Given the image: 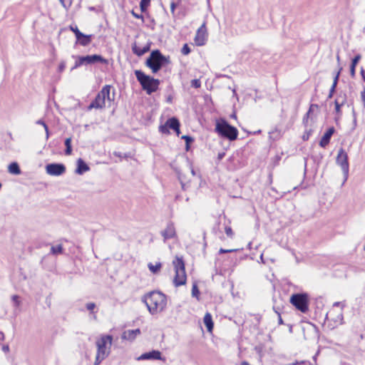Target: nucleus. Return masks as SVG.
Returning a JSON list of instances; mask_svg holds the SVG:
<instances>
[{
	"label": "nucleus",
	"instance_id": "nucleus-1",
	"mask_svg": "<svg viewBox=\"0 0 365 365\" xmlns=\"http://www.w3.org/2000/svg\"><path fill=\"white\" fill-rule=\"evenodd\" d=\"M142 301L151 314L163 312L167 305L166 296L162 292L154 291L143 296Z\"/></svg>",
	"mask_w": 365,
	"mask_h": 365
},
{
	"label": "nucleus",
	"instance_id": "nucleus-2",
	"mask_svg": "<svg viewBox=\"0 0 365 365\" xmlns=\"http://www.w3.org/2000/svg\"><path fill=\"white\" fill-rule=\"evenodd\" d=\"M113 336L110 334L101 335L96 341V354L94 365H99L110 354Z\"/></svg>",
	"mask_w": 365,
	"mask_h": 365
},
{
	"label": "nucleus",
	"instance_id": "nucleus-3",
	"mask_svg": "<svg viewBox=\"0 0 365 365\" xmlns=\"http://www.w3.org/2000/svg\"><path fill=\"white\" fill-rule=\"evenodd\" d=\"M135 75L142 88L147 94L150 95L158 89L160 85L158 79L146 75L140 70L135 71Z\"/></svg>",
	"mask_w": 365,
	"mask_h": 365
},
{
	"label": "nucleus",
	"instance_id": "nucleus-4",
	"mask_svg": "<svg viewBox=\"0 0 365 365\" xmlns=\"http://www.w3.org/2000/svg\"><path fill=\"white\" fill-rule=\"evenodd\" d=\"M168 63V59L159 50H154L147 58L145 65L155 73Z\"/></svg>",
	"mask_w": 365,
	"mask_h": 365
},
{
	"label": "nucleus",
	"instance_id": "nucleus-5",
	"mask_svg": "<svg viewBox=\"0 0 365 365\" xmlns=\"http://www.w3.org/2000/svg\"><path fill=\"white\" fill-rule=\"evenodd\" d=\"M215 130L220 135L231 141L236 140L238 135L237 129L223 119L216 123Z\"/></svg>",
	"mask_w": 365,
	"mask_h": 365
},
{
	"label": "nucleus",
	"instance_id": "nucleus-6",
	"mask_svg": "<svg viewBox=\"0 0 365 365\" xmlns=\"http://www.w3.org/2000/svg\"><path fill=\"white\" fill-rule=\"evenodd\" d=\"M111 86L106 85L103 87L101 91L98 93L95 99L91 103L88 107L90 110L93 108L102 109L106 107V101L110 102L111 101L110 96Z\"/></svg>",
	"mask_w": 365,
	"mask_h": 365
},
{
	"label": "nucleus",
	"instance_id": "nucleus-7",
	"mask_svg": "<svg viewBox=\"0 0 365 365\" xmlns=\"http://www.w3.org/2000/svg\"><path fill=\"white\" fill-rule=\"evenodd\" d=\"M175 275L173 279V283L175 287L183 285L186 282L187 276L185 269V263L182 258L176 257L173 262Z\"/></svg>",
	"mask_w": 365,
	"mask_h": 365
},
{
	"label": "nucleus",
	"instance_id": "nucleus-8",
	"mask_svg": "<svg viewBox=\"0 0 365 365\" xmlns=\"http://www.w3.org/2000/svg\"><path fill=\"white\" fill-rule=\"evenodd\" d=\"M290 302L302 313H306L309 309L308 294L306 293L293 294L290 298Z\"/></svg>",
	"mask_w": 365,
	"mask_h": 365
},
{
	"label": "nucleus",
	"instance_id": "nucleus-9",
	"mask_svg": "<svg viewBox=\"0 0 365 365\" xmlns=\"http://www.w3.org/2000/svg\"><path fill=\"white\" fill-rule=\"evenodd\" d=\"M98 62L106 63L107 61L101 56L97 54L80 56L76 61V63L71 68V71L83 64H94Z\"/></svg>",
	"mask_w": 365,
	"mask_h": 365
},
{
	"label": "nucleus",
	"instance_id": "nucleus-10",
	"mask_svg": "<svg viewBox=\"0 0 365 365\" xmlns=\"http://www.w3.org/2000/svg\"><path fill=\"white\" fill-rule=\"evenodd\" d=\"M336 162V164L341 167L344 175L345 176V179H346L349 175V166L348 162V155L343 148H340L339 150Z\"/></svg>",
	"mask_w": 365,
	"mask_h": 365
},
{
	"label": "nucleus",
	"instance_id": "nucleus-11",
	"mask_svg": "<svg viewBox=\"0 0 365 365\" xmlns=\"http://www.w3.org/2000/svg\"><path fill=\"white\" fill-rule=\"evenodd\" d=\"M46 173L53 176H58L63 174L66 167L61 163H51L46 166Z\"/></svg>",
	"mask_w": 365,
	"mask_h": 365
},
{
	"label": "nucleus",
	"instance_id": "nucleus-12",
	"mask_svg": "<svg viewBox=\"0 0 365 365\" xmlns=\"http://www.w3.org/2000/svg\"><path fill=\"white\" fill-rule=\"evenodd\" d=\"M207 38V32L205 24H203L197 31L195 38L196 46H203Z\"/></svg>",
	"mask_w": 365,
	"mask_h": 365
},
{
	"label": "nucleus",
	"instance_id": "nucleus-13",
	"mask_svg": "<svg viewBox=\"0 0 365 365\" xmlns=\"http://www.w3.org/2000/svg\"><path fill=\"white\" fill-rule=\"evenodd\" d=\"M168 128L175 130L178 135L180 133V122L175 118H171L168 119L165 125L160 126V130L163 133L168 131Z\"/></svg>",
	"mask_w": 365,
	"mask_h": 365
},
{
	"label": "nucleus",
	"instance_id": "nucleus-14",
	"mask_svg": "<svg viewBox=\"0 0 365 365\" xmlns=\"http://www.w3.org/2000/svg\"><path fill=\"white\" fill-rule=\"evenodd\" d=\"M160 234L163 237L164 242H166V240L169 239L174 238L176 235V232L173 223H168L165 229L160 232Z\"/></svg>",
	"mask_w": 365,
	"mask_h": 365
},
{
	"label": "nucleus",
	"instance_id": "nucleus-15",
	"mask_svg": "<svg viewBox=\"0 0 365 365\" xmlns=\"http://www.w3.org/2000/svg\"><path fill=\"white\" fill-rule=\"evenodd\" d=\"M138 360H150V359H158V360H165L161 357L160 351L158 350H153L150 352H146L140 355Z\"/></svg>",
	"mask_w": 365,
	"mask_h": 365
},
{
	"label": "nucleus",
	"instance_id": "nucleus-16",
	"mask_svg": "<svg viewBox=\"0 0 365 365\" xmlns=\"http://www.w3.org/2000/svg\"><path fill=\"white\" fill-rule=\"evenodd\" d=\"M140 333V329L125 330L123 332L121 338L124 340L133 341Z\"/></svg>",
	"mask_w": 365,
	"mask_h": 365
},
{
	"label": "nucleus",
	"instance_id": "nucleus-17",
	"mask_svg": "<svg viewBox=\"0 0 365 365\" xmlns=\"http://www.w3.org/2000/svg\"><path fill=\"white\" fill-rule=\"evenodd\" d=\"M335 129L334 127L329 128L327 131L324 134L321 140L319 141V145L322 148H325L330 142V139L332 135L334 133Z\"/></svg>",
	"mask_w": 365,
	"mask_h": 365
},
{
	"label": "nucleus",
	"instance_id": "nucleus-18",
	"mask_svg": "<svg viewBox=\"0 0 365 365\" xmlns=\"http://www.w3.org/2000/svg\"><path fill=\"white\" fill-rule=\"evenodd\" d=\"M90 170L88 165L81 158H78L77 160V168L76 173L78 175H82L84 173Z\"/></svg>",
	"mask_w": 365,
	"mask_h": 365
},
{
	"label": "nucleus",
	"instance_id": "nucleus-19",
	"mask_svg": "<svg viewBox=\"0 0 365 365\" xmlns=\"http://www.w3.org/2000/svg\"><path fill=\"white\" fill-rule=\"evenodd\" d=\"M76 39L81 44L86 45L91 42V36L83 35L78 30H76Z\"/></svg>",
	"mask_w": 365,
	"mask_h": 365
},
{
	"label": "nucleus",
	"instance_id": "nucleus-20",
	"mask_svg": "<svg viewBox=\"0 0 365 365\" xmlns=\"http://www.w3.org/2000/svg\"><path fill=\"white\" fill-rule=\"evenodd\" d=\"M203 322H204L205 327H207V331H212V330L213 329V322H212V316L210 313L207 312L205 314L204 319H203Z\"/></svg>",
	"mask_w": 365,
	"mask_h": 365
},
{
	"label": "nucleus",
	"instance_id": "nucleus-21",
	"mask_svg": "<svg viewBox=\"0 0 365 365\" xmlns=\"http://www.w3.org/2000/svg\"><path fill=\"white\" fill-rule=\"evenodd\" d=\"M9 172L11 174L19 175L21 173V170L17 163H11L9 165Z\"/></svg>",
	"mask_w": 365,
	"mask_h": 365
},
{
	"label": "nucleus",
	"instance_id": "nucleus-22",
	"mask_svg": "<svg viewBox=\"0 0 365 365\" xmlns=\"http://www.w3.org/2000/svg\"><path fill=\"white\" fill-rule=\"evenodd\" d=\"M339 74H340V71H339L336 76H334V81H333V84L330 88V91H329V98H331L332 96H333V93H334L335 91V88L336 87V85H337V83H338V80H339Z\"/></svg>",
	"mask_w": 365,
	"mask_h": 365
},
{
	"label": "nucleus",
	"instance_id": "nucleus-23",
	"mask_svg": "<svg viewBox=\"0 0 365 365\" xmlns=\"http://www.w3.org/2000/svg\"><path fill=\"white\" fill-rule=\"evenodd\" d=\"M150 47H132L134 53L141 56L150 50Z\"/></svg>",
	"mask_w": 365,
	"mask_h": 365
},
{
	"label": "nucleus",
	"instance_id": "nucleus-24",
	"mask_svg": "<svg viewBox=\"0 0 365 365\" xmlns=\"http://www.w3.org/2000/svg\"><path fill=\"white\" fill-rule=\"evenodd\" d=\"M148 267L149 268V270L153 273V274H156L158 273L160 270V268L162 267L161 265V263L158 262V263H156V264H153L152 263H149L148 264Z\"/></svg>",
	"mask_w": 365,
	"mask_h": 365
},
{
	"label": "nucleus",
	"instance_id": "nucleus-25",
	"mask_svg": "<svg viewBox=\"0 0 365 365\" xmlns=\"http://www.w3.org/2000/svg\"><path fill=\"white\" fill-rule=\"evenodd\" d=\"M65 154L66 155H70L72 153V147H71V138H68L65 140Z\"/></svg>",
	"mask_w": 365,
	"mask_h": 365
},
{
	"label": "nucleus",
	"instance_id": "nucleus-26",
	"mask_svg": "<svg viewBox=\"0 0 365 365\" xmlns=\"http://www.w3.org/2000/svg\"><path fill=\"white\" fill-rule=\"evenodd\" d=\"M63 252V247L61 245H58L57 246H52L51 248V252L53 255L61 254Z\"/></svg>",
	"mask_w": 365,
	"mask_h": 365
},
{
	"label": "nucleus",
	"instance_id": "nucleus-27",
	"mask_svg": "<svg viewBox=\"0 0 365 365\" xmlns=\"http://www.w3.org/2000/svg\"><path fill=\"white\" fill-rule=\"evenodd\" d=\"M36 124L41 125L43 126L45 131H46V139H48L49 138V131H48V128L47 125L45 123V122L42 120H38L36 121Z\"/></svg>",
	"mask_w": 365,
	"mask_h": 365
},
{
	"label": "nucleus",
	"instance_id": "nucleus-28",
	"mask_svg": "<svg viewBox=\"0 0 365 365\" xmlns=\"http://www.w3.org/2000/svg\"><path fill=\"white\" fill-rule=\"evenodd\" d=\"M199 294H200V292H199L197 285L196 283H194L192 284V296L193 297H196L198 299Z\"/></svg>",
	"mask_w": 365,
	"mask_h": 365
},
{
	"label": "nucleus",
	"instance_id": "nucleus-29",
	"mask_svg": "<svg viewBox=\"0 0 365 365\" xmlns=\"http://www.w3.org/2000/svg\"><path fill=\"white\" fill-rule=\"evenodd\" d=\"M150 0H141L140 1V9L142 11H145L146 8L149 6Z\"/></svg>",
	"mask_w": 365,
	"mask_h": 365
},
{
	"label": "nucleus",
	"instance_id": "nucleus-30",
	"mask_svg": "<svg viewBox=\"0 0 365 365\" xmlns=\"http://www.w3.org/2000/svg\"><path fill=\"white\" fill-rule=\"evenodd\" d=\"M191 86L195 88H198L201 86V83L199 79H193L191 81Z\"/></svg>",
	"mask_w": 365,
	"mask_h": 365
},
{
	"label": "nucleus",
	"instance_id": "nucleus-31",
	"mask_svg": "<svg viewBox=\"0 0 365 365\" xmlns=\"http://www.w3.org/2000/svg\"><path fill=\"white\" fill-rule=\"evenodd\" d=\"M61 4H62V6L66 8V9H68L71 6V0H59Z\"/></svg>",
	"mask_w": 365,
	"mask_h": 365
},
{
	"label": "nucleus",
	"instance_id": "nucleus-32",
	"mask_svg": "<svg viewBox=\"0 0 365 365\" xmlns=\"http://www.w3.org/2000/svg\"><path fill=\"white\" fill-rule=\"evenodd\" d=\"M302 364H309L312 365L310 362L307 361H295L290 364L289 365H302Z\"/></svg>",
	"mask_w": 365,
	"mask_h": 365
},
{
	"label": "nucleus",
	"instance_id": "nucleus-33",
	"mask_svg": "<svg viewBox=\"0 0 365 365\" xmlns=\"http://www.w3.org/2000/svg\"><path fill=\"white\" fill-rule=\"evenodd\" d=\"M225 233L226 235L230 237H233V232H232V230L230 227H226L225 229Z\"/></svg>",
	"mask_w": 365,
	"mask_h": 365
},
{
	"label": "nucleus",
	"instance_id": "nucleus-34",
	"mask_svg": "<svg viewBox=\"0 0 365 365\" xmlns=\"http://www.w3.org/2000/svg\"><path fill=\"white\" fill-rule=\"evenodd\" d=\"M360 59H361L360 55L355 56L354 58L352 59L351 64L354 66H356L357 63H359V61H360Z\"/></svg>",
	"mask_w": 365,
	"mask_h": 365
},
{
	"label": "nucleus",
	"instance_id": "nucleus-35",
	"mask_svg": "<svg viewBox=\"0 0 365 365\" xmlns=\"http://www.w3.org/2000/svg\"><path fill=\"white\" fill-rule=\"evenodd\" d=\"M12 300L15 304L16 307H19V304H20V301L19 299V296L17 295H14L12 296Z\"/></svg>",
	"mask_w": 365,
	"mask_h": 365
},
{
	"label": "nucleus",
	"instance_id": "nucleus-36",
	"mask_svg": "<svg viewBox=\"0 0 365 365\" xmlns=\"http://www.w3.org/2000/svg\"><path fill=\"white\" fill-rule=\"evenodd\" d=\"M181 53L183 55H187L190 53V47H182Z\"/></svg>",
	"mask_w": 365,
	"mask_h": 365
},
{
	"label": "nucleus",
	"instance_id": "nucleus-37",
	"mask_svg": "<svg viewBox=\"0 0 365 365\" xmlns=\"http://www.w3.org/2000/svg\"><path fill=\"white\" fill-rule=\"evenodd\" d=\"M95 307H96V304L93 302H90L86 304V308L89 311H93Z\"/></svg>",
	"mask_w": 365,
	"mask_h": 365
},
{
	"label": "nucleus",
	"instance_id": "nucleus-38",
	"mask_svg": "<svg viewBox=\"0 0 365 365\" xmlns=\"http://www.w3.org/2000/svg\"><path fill=\"white\" fill-rule=\"evenodd\" d=\"M65 67H66V63H65V62L62 61L58 66V71L63 72V70L65 69Z\"/></svg>",
	"mask_w": 365,
	"mask_h": 365
},
{
	"label": "nucleus",
	"instance_id": "nucleus-39",
	"mask_svg": "<svg viewBox=\"0 0 365 365\" xmlns=\"http://www.w3.org/2000/svg\"><path fill=\"white\" fill-rule=\"evenodd\" d=\"M182 139L185 140L186 144L188 145L190 142L192 141V138L188 135H184L182 137Z\"/></svg>",
	"mask_w": 365,
	"mask_h": 365
},
{
	"label": "nucleus",
	"instance_id": "nucleus-40",
	"mask_svg": "<svg viewBox=\"0 0 365 365\" xmlns=\"http://www.w3.org/2000/svg\"><path fill=\"white\" fill-rule=\"evenodd\" d=\"M355 68H356V66H354L352 64H351V66H350V74L352 77H354L355 76Z\"/></svg>",
	"mask_w": 365,
	"mask_h": 365
},
{
	"label": "nucleus",
	"instance_id": "nucleus-41",
	"mask_svg": "<svg viewBox=\"0 0 365 365\" xmlns=\"http://www.w3.org/2000/svg\"><path fill=\"white\" fill-rule=\"evenodd\" d=\"M341 104L339 103L337 101H335V110L337 113L340 111Z\"/></svg>",
	"mask_w": 365,
	"mask_h": 365
},
{
	"label": "nucleus",
	"instance_id": "nucleus-42",
	"mask_svg": "<svg viewBox=\"0 0 365 365\" xmlns=\"http://www.w3.org/2000/svg\"><path fill=\"white\" fill-rule=\"evenodd\" d=\"M175 9V2L173 1L170 4V11H171L172 14H174Z\"/></svg>",
	"mask_w": 365,
	"mask_h": 365
},
{
	"label": "nucleus",
	"instance_id": "nucleus-43",
	"mask_svg": "<svg viewBox=\"0 0 365 365\" xmlns=\"http://www.w3.org/2000/svg\"><path fill=\"white\" fill-rule=\"evenodd\" d=\"M233 250H225V249H222L221 248L219 251L220 253L222 254V253H228V252H232Z\"/></svg>",
	"mask_w": 365,
	"mask_h": 365
},
{
	"label": "nucleus",
	"instance_id": "nucleus-44",
	"mask_svg": "<svg viewBox=\"0 0 365 365\" xmlns=\"http://www.w3.org/2000/svg\"><path fill=\"white\" fill-rule=\"evenodd\" d=\"M225 155V153H219L217 155V160H221L224 158Z\"/></svg>",
	"mask_w": 365,
	"mask_h": 365
},
{
	"label": "nucleus",
	"instance_id": "nucleus-45",
	"mask_svg": "<svg viewBox=\"0 0 365 365\" xmlns=\"http://www.w3.org/2000/svg\"><path fill=\"white\" fill-rule=\"evenodd\" d=\"M2 350L4 352H9V345H4L3 347H2Z\"/></svg>",
	"mask_w": 365,
	"mask_h": 365
},
{
	"label": "nucleus",
	"instance_id": "nucleus-46",
	"mask_svg": "<svg viewBox=\"0 0 365 365\" xmlns=\"http://www.w3.org/2000/svg\"><path fill=\"white\" fill-rule=\"evenodd\" d=\"M310 133H311V130H310V131H309V133H307V134H304V135H303V140H308V138H309V136Z\"/></svg>",
	"mask_w": 365,
	"mask_h": 365
},
{
	"label": "nucleus",
	"instance_id": "nucleus-47",
	"mask_svg": "<svg viewBox=\"0 0 365 365\" xmlns=\"http://www.w3.org/2000/svg\"><path fill=\"white\" fill-rule=\"evenodd\" d=\"M361 74L363 78L365 80V71L363 68H361Z\"/></svg>",
	"mask_w": 365,
	"mask_h": 365
},
{
	"label": "nucleus",
	"instance_id": "nucleus-48",
	"mask_svg": "<svg viewBox=\"0 0 365 365\" xmlns=\"http://www.w3.org/2000/svg\"><path fill=\"white\" fill-rule=\"evenodd\" d=\"M279 314V324H283L282 319L280 314Z\"/></svg>",
	"mask_w": 365,
	"mask_h": 365
},
{
	"label": "nucleus",
	"instance_id": "nucleus-49",
	"mask_svg": "<svg viewBox=\"0 0 365 365\" xmlns=\"http://www.w3.org/2000/svg\"><path fill=\"white\" fill-rule=\"evenodd\" d=\"M255 350L259 353L260 354L261 353V351H262V349L260 347H255Z\"/></svg>",
	"mask_w": 365,
	"mask_h": 365
},
{
	"label": "nucleus",
	"instance_id": "nucleus-50",
	"mask_svg": "<svg viewBox=\"0 0 365 365\" xmlns=\"http://www.w3.org/2000/svg\"><path fill=\"white\" fill-rule=\"evenodd\" d=\"M71 29L73 31V32L75 33V34L76 35V30H78V28L76 26V28H73L71 27Z\"/></svg>",
	"mask_w": 365,
	"mask_h": 365
},
{
	"label": "nucleus",
	"instance_id": "nucleus-51",
	"mask_svg": "<svg viewBox=\"0 0 365 365\" xmlns=\"http://www.w3.org/2000/svg\"><path fill=\"white\" fill-rule=\"evenodd\" d=\"M241 365H250V364L247 361H243V362H242Z\"/></svg>",
	"mask_w": 365,
	"mask_h": 365
},
{
	"label": "nucleus",
	"instance_id": "nucleus-52",
	"mask_svg": "<svg viewBox=\"0 0 365 365\" xmlns=\"http://www.w3.org/2000/svg\"><path fill=\"white\" fill-rule=\"evenodd\" d=\"M191 173H192V175H195V170L192 168L191 169Z\"/></svg>",
	"mask_w": 365,
	"mask_h": 365
},
{
	"label": "nucleus",
	"instance_id": "nucleus-53",
	"mask_svg": "<svg viewBox=\"0 0 365 365\" xmlns=\"http://www.w3.org/2000/svg\"><path fill=\"white\" fill-rule=\"evenodd\" d=\"M339 304V302H335V303L334 304V306H338Z\"/></svg>",
	"mask_w": 365,
	"mask_h": 365
},
{
	"label": "nucleus",
	"instance_id": "nucleus-54",
	"mask_svg": "<svg viewBox=\"0 0 365 365\" xmlns=\"http://www.w3.org/2000/svg\"><path fill=\"white\" fill-rule=\"evenodd\" d=\"M1 334L2 335V336H1V339H4V334H3V333H1Z\"/></svg>",
	"mask_w": 365,
	"mask_h": 365
},
{
	"label": "nucleus",
	"instance_id": "nucleus-55",
	"mask_svg": "<svg viewBox=\"0 0 365 365\" xmlns=\"http://www.w3.org/2000/svg\"><path fill=\"white\" fill-rule=\"evenodd\" d=\"M1 334L2 335V336H1V339H4V334H3V333H1Z\"/></svg>",
	"mask_w": 365,
	"mask_h": 365
},
{
	"label": "nucleus",
	"instance_id": "nucleus-56",
	"mask_svg": "<svg viewBox=\"0 0 365 365\" xmlns=\"http://www.w3.org/2000/svg\"><path fill=\"white\" fill-rule=\"evenodd\" d=\"M168 101L170 102L171 101V98H168Z\"/></svg>",
	"mask_w": 365,
	"mask_h": 365
},
{
	"label": "nucleus",
	"instance_id": "nucleus-57",
	"mask_svg": "<svg viewBox=\"0 0 365 365\" xmlns=\"http://www.w3.org/2000/svg\"><path fill=\"white\" fill-rule=\"evenodd\" d=\"M232 118H235L236 117V115L235 114L232 115Z\"/></svg>",
	"mask_w": 365,
	"mask_h": 365
},
{
	"label": "nucleus",
	"instance_id": "nucleus-58",
	"mask_svg": "<svg viewBox=\"0 0 365 365\" xmlns=\"http://www.w3.org/2000/svg\"><path fill=\"white\" fill-rule=\"evenodd\" d=\"M1 187V184L0 183V188Z\"/></svg>",
	"mask_w": 365,
	"mask_h": 365
}]
</instances>
